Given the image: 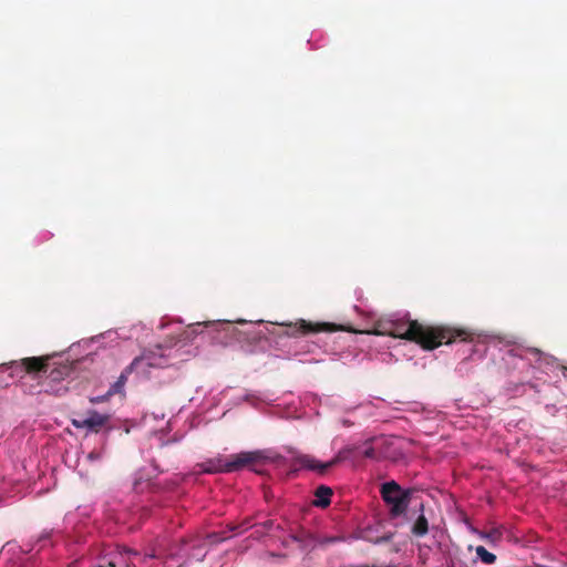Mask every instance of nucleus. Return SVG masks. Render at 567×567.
Here are the masks:
<instances>
[{
    "instance_id": "obj_21",
    "label": "nucleus",
    "mask_w": 567,
    "mask_h": 567,
    "mask_svg": "<svg viewBox=\"0 0 567 567\" xmlns=\"http://www.w3.org/2000/svg\"><path fill=\"white\" fill-rule=\"evenodd\" d=\"M250 527V523L248 519L243 522L240 525H229L228 528L230 532L239 533V529L247 530Z\"/></svg>"
},
{
    "instance_id": "obj_14",
    "label": "nucleus",
    "mask_w": 567,
    "mask_h": 567,
    "mask_svg": "<svg viewBox=\"0 0 567 567\" xmlns=\"http://www.w3.org/2000/svg\"><path fill=\"white\" fill-rule=\"evenodd\" d=\"M427 530H429L427 519L425 518L424 515H420L412 527V533L415 536L422 537L427 533Z\"/></svg>"
},
{
    "instance_id": "obj_2",
    "label": "nucleus",
    "mask_w": 567,
    "mask_h": 567,
    "mask_svg": "<svg viewBox=\"0 0 567 567\" xmlns=\"http://www.w3.org/2000/svg\"><path fill=\"white\" fill-rule=\"evenodd\" d=\"M73 372L71 363H60L49 371V374L39 383L41 386L40 392L61 396L65 394L69 388L63 381L69 378Z\"/></svg>"
},
{
    "instance_id": "obj_3",
    "label": "nucleus",
    "mask_w": 567,
    "mask_h": 567,
    "mask_svg": "<svg viewBox=\"0 0 567 567\" xmlns=\"http://www.w3.org/2000/svg\"><path fill=\"white\" fill-rule=\"evenodd\" d=\"M381 495L390 506L391 516L398 517L406 512L410 503V492L403 491L396 482L384 483L381 487Z\"/></svg>"
},
{
    "instance_id": "obj_9",
    "label": "nucleus",
    "mask_w": 567,
    "mask_h": 567,
    "mask_svg": "<svg viewBox=\"0 0 567 567\" xmlns=\"http://www.w3.org/2000/svg\"><path fill=\"white\" fill-rule=\"evenodd\" d=\"M126 372H135L142 377L148 378L151 373L150 359L145 352L136 357L128 367L125 368Z\"/></svg>"
},
{
    "instance_id": "obj_12",
    "label": "nucleus",
    "mask_w": 567,
    "mask_h": 567,
    "mask_svg": "<svg viewBox=\"0 0 567 567\" xmlns=\"http://www.w3.org/2000/svg\"><path fill=\"white\" fill-rule=\"evenodd\" d=\"M373 443H374L373 445L368 446L363 451V456L367 458H370V460H377V461L381 460L382 457H384V454L381 451L380 445L383 444L384 441L373 440Z\"/></svg>"
},
{
    "instance_id": "obj_16",
    "label": "nucleus",
    "mask_w": 567,
    "mask_h": 567,
    "mask_svg": "<svg viewBox=\"0 0 567 567\" xmlns=\"http://www.w3.org/2000/svg\"><path fill=\"white\" fill-rule=\"evenodd\" d=\"M147 359H150V367L153 368H164L167 365V360L162 354H157L153 351H145Z\"/></svg>"
},
{
    "instance_id": "obj_10",
    "label": "nucleus",
    "mask_w": 567,
    "mask_h": 567,
    "mask_svg": "<svg viewBox=\"0 0 567 567\" xmlns=\"http://www.w3.org/2000/svg\"><path fill=\"white\" fill-rule=\"evenodd\" d=\"M316 501L313 504L317 507L324 508L330 505L331 503V496H332V489L326 485H320L317 487L315 492Z\"/></svg>"
},
{
    "instance_id": "obj_13",
    "label": "nucleus",
    "mask_w": 567,
    "mask_h": 567,
    "mask_svg": "<svg viewBox=\"0 0 567 567\" xmlns=\"http://www.w3.org/2000/svg\"><path fill=\"white\" fill-rule=\"evenodd\" d=\"M226 463V458H216L210 460L204 464L205 473H227L224 466Z\"/></svg>"
},
{
    "instance_id": "obj_8",
    "label": "nucleus",
    "mask_w": 567,
    "mask_h": 567,
    "mask_svg": "<svg viewBox=\"0 0 567 567\" xmlns=\"http://www.w3.org/2000/svg\"><path fill=\"white\" fill-rule=\"evenodd\" d=\"M50 358L45 357H28L20 360L19 365L29 374L38 377L40 373H47L49 371Z\"/></svg>"
},
{
    "instance_id": "obj_19",
    "label": "nucleus",
    "mask_w": 567,
    "mask_h": 567,
    "mask_svg": "<svg viewBox=\"0 0 567 567\" xmlns=\"http://www.w3.org/2000/svg\"><path fill=\"white\" fill-rule=\"evenodd\" d=\"M130 372H126L125 370L122 372V374L120 375L118 380L111 386L110 390H113L114 391V394L120 392L122 390V388L124 386L126 380H127V374Z\"/></svg>"
},
{
    "instance_id": "obj_6",
    "label": "nucleus",
    "mask_w": 567,
    "mask_h": 567,
    "mask_svg": "<svg viewBox=\"0 0 567 567\" xmlns=\"http://www.w3.org/2000/svg\"><path fill=\"white\" fill-rule=\"evenodd\" d=\"M265 460L262 452H241L226 457L224 466L227 473L240 471L244 467H252Z\"/></svg>"
},
{
    "instance_id": "obj_15",
    "label": "nucleus",
    "mask_w": 567,
    "mask_h": 567,
    "mask_svg": "<svg viewBox=\"0 0 567 567\" xmlns=\"http://www.w3.org/2000/svg\"><path fill=\"white\" fill-rule=\"evenodd\" d=\"M209 324H210V322H205V323L196 322V323L188 326V328L182 334L183 340H188V341L193 340L194 337L202 331L203 327H207Z\"/></svg>"
},
{
    "instance_id": "obj_4",
    "label": "nucleus",
    "mask_w": 567,
    "mask_h": 567,
    "mask_svg": "<svg viewBox=\"0 0 567 567\" xmlns=\"http://www.w3.org/2000/svg\"><path fill=\"white\" fill-rule=\"evenodd\" d=\"M285 327L284 334L289 338H299L310 333L319 332H334L344 330L342 326L330 322L313 323L303 319H299L296 322L282 323Z\"/></svg>"
},
{
    "instance_id": "obj_22",
    "label": "nucleus",
    "mask_w": 567,
    "mask_h": 567,
    "mask_svg": "<svg viewBox=\"0 0 567 567\" xmlns=\"http://www.w3.org/2000/svg\"><path fill=\"white\" fill-rule=\"evenodd\" d=\"M227 538V536H224L221 538H219L218 540H225Z\"/></svg>"
},
{
    "instance_id": "obj_11",
    "label": "nucleus",
    "mask_w": 567,
    "mask_h": 567,
    "mask_svg": "<svg viewBox=\"0 0 567 567\" xmlns=\"http://www.w3.org/2000/svg\"><path fill=\"white\" fill-rule=\"evenodd\" d=\"M393 321L392 318L380 319L374 323V333L380 336H390L393 334Z\"/></svg>"
},
{
    "instance_id": "obj_7",
    "label": "nucleus",
    "mask_w": 567,
    "mask_h": 567,
    "mask_svg": "<svg viewBox=\"0 0 567 567\" xmlns=\"http://www.w3.org/2000/svg\"><path fill=\"white\" fill-rule=\"evenodd\" d=\"M110 420V415L101 414L97 411L91 410L87 416L81 420H72V425L76 429H89L99 432Z\"/></svg>"
},
{
    "instance_id": "obj_1",
    "label": "nucleus",
    "mask_w": 567,
    "mask_h": 567,
    "mask_svg": "<svg viewBox=\"0 0 567 567\" xmlns=\"http://www.w3.org/2000/svg\"><path fill=\"white\" fill-rule=\"evenodd\" d=\"M393 338L405 339L420 344L424 350H433L450 344L456 339L471 340V333L443 324H423L417 320L394 319Z\"/></svg>"
},
{
    "instance_id": "obj_20",
    "label": "nucleus",
    "mask_w": 567,
    "mask_h": 567,
    "mask_svg": "<svg viewBox=\"0 0 567 567\" xmlns=\"http://www.w3.org/2000/svg\"><path fill=\"white\" fill-rule=\"evenodd\" d=\"M114 394L113 390H109L104 395L92 396L90 398V402L92 404H97L107 401Z\"/></svg>"
},
{
    "instance_id": "obj_18",
    "label": "nucleus",
    "mask_w": 567,
    "mask_h": 567,
    "mask_svg": "<svg viewBox=\"0 0 567 567\" xmlns=\"http://www.w3.org/2000/svg\"><path fill=\"white\" fill-rule=\"evenodd\" d=\"M484 538L492 543H497L503 537V530L501 527H493L483 535Z\"/></svg>"
},
{
    "instance_id": "obj_5",
    "label": "nucleus",
    "mask_w": 567,
    "mask_h": 567,
    "mask_svg": "<svg viewBox=\"0 0 567 567\" xmlns=\"http://www.w3.org/2000/svg\"><path fill=\"white\" fill-rule=\"evenodd\" d=\"M354 446H346L341 449L337 455L328 461V462H321L313 456L310 455H302L299 457V464L301 467L315 471L319 474H324L327 471H329L331 467L336 466L337 464L346 461L349 458V456L354 452Z\"/></svg>"
},
{
    "instance_id": "obj_17",
    "label": "nucleus",
    "mask_w": 567,
    "mask_h": 567,
    "mask_svg": "<svg viewBox=\"0 0 567 567\" xmlns=\"http://www.w3.org/2000/svg\"><path fill=\"white\" fill-rule=\"evenodd\" d=\"M475 551L481 561L486 565H492L496 561V556L488 551L484 546H477Z\"/></svg>"
}]
</instances>
